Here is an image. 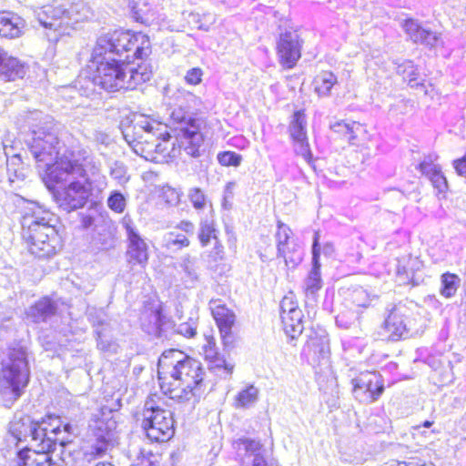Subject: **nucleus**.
I'll list each match as a JSON object with an SVG mask.
<instances>
[{
  "mask_svg": "<svg viewBox=\"0 0 466 466\" xmlns=\"http://www.w3.org/2000/svg\"><path fill=\"white\" fill-rule=\"evenodd\" d=\"M130 53L133 59H147L152 53L149 36L141 31L122 28L101 34L90 57L93 83L108 92L126 88Z\"/></svg>",
  "mask_w": 466,
  "mask_h": 466,
  "instance_id": "nucleus-1",
  "label": "nucleus"
},
{
  "mask_svg": "<svg viewBox=\"0 0 466 466\" xmlns=\"http://www.w3.org/2000/svg\"><path fill=\"white\" fill-rule=\"evenodd\" d=\"M157 381L161 392L178 402H198L208 380L202 363L177 349L164 350L157 361Z\"/></svg>",
  "mask_w": 466,
  "mask_h": 466,
  "instance_id": "nucleus-2",
  "label": "nucleus"
},
{
  "mask_svg": "<svg viewBox=\"0 0 466 466\" xmlns=\"http://www.w3.org/2000/svg\"><path fill=\"white\" fill-rule=\"evenodd\" d=\"M123 135L134 152L147 161L168 163L179 153L171 140L170 127L153 118L127 123Z\"/></svg>",
  "mask_w": 466,
  "mask_h": 466,
  "instance_id": "nucleus-3",
  "label": "nucleus"
},
{
  "mask_svg": "<svg viewBox=\"0 0 466 466\" xmlns=\"http://www.w3.org/2000/svg\"><path fill=\"white\" fill-rule=\"evenodd\" d=\"M30 151L39 175L56 201L58 200V128L54 119L32 131Z\"/></svg>",
  "mask_w": 466,
  "mask_h": 466,
  "instance_id": "nucleus-4",
  "label": "nucleus"
},
{
  "mask_svg": "<svg viewBox=\"0 0 466 466\" xmlns=\"http://www.w3.org/2000/svg\"><path fill=\"white\" fill-rule=\"evenodd\" d=\"M0 364V400L5 408H11L30 380L25 348L20 344L9 347Z\"/></svg>",
  "mask_w": 466,
  "mask_h": 466,
  "instance_id": "nucleus-5",
  "label": "nucleus"
},
{
  "mask_svg": "<svg viewBox=\"0 0 466 466\" xmlns=\"http://www.w3.org/2000/svg\"><path fill=\"white\" fill-rule=\"evenodd\" d=\"M50 221L51 214L35 204L26 208L21 219L22 235L28 243L29 251L39 258L56 254L58 231Z\"/></svg>",
  "mask_w": 466,
  "mask_h": 466,
  "instance_id": "nucleus-6",
  "label": "nucleus"
},
{
  "mask_svg": "<svg viewBox=\"0 0 466 466\" xmlns=\"http://www.w3.org/2000/svg\"><path fill=\"white\" fill-rule=\"evenodd\" d=\"M140 426L150 443H167L176 433L173 412L151 401H147L142 410Z\"/></svg>",
  "mask_w": 466,
  "mask_h": 466,
  "instance_id": "nucleus-7",
  "label": "nucleus"
},
{
  "mask_svg": "<svg viewBox=\"0 0 466 466\" xmlns=\"http://www.w3.org/2000/svg\"><path fill=\"white\" fill-rule=\"evenodd\" d=\"M171 118L180 125L179 131L182 138L186 140L187 153L193 157H199L201 147L208 139V121L203 117L186 116L181 106L172 111Z\"/></svg>",
  "mask_w": 466,
  "mask_h": 466,
  "instance_id": "nucleus-8",
  "label": "nucleus"
},
{
  "mask_svg": "<svg viewBox=\"0 0 466 466\" xmlns=\"http://www.w3.org/2000/svg\"><path fill=\"white\" fill-rule=\"evenodd\" d=\"M209 309L218 328L222 346L224 349L234 348L238 340V336L234 330L237 324L235 311L220 299L210 300Z\"/></svg>",
  "mask_w": 466,
  "mask_h": 466,
  "instance_id": "nucleus-9",
  "label": "nucleus"
},
{
  "mask_svg": "<svg viewBox=\"0 0 466 466\" xmlns=\"http://www.w3.org/2000/svg\"><path fill=\"white\" fill-rule=\"evenodd\" d=\"M58 433V426L49 431L46 436L42 437L37 442L32 443L35 447L34 451L35 457L32 459L29 452L31 449H21L17 452L15 461L16 466H28L35 464L36 466H55L56 462L52 459L51 453L56 448V435Z\"/></svg>",
  "mask_w": 466,
  "mask_h": 466,
  "instance_id": "nucleus-10",
  "label": "nucleus"
},
{
  "mask_svg": "<svg viewBox=\"0 0 466 466\" xmlns=\"http://www.w3.org/2000/svg\"><path fill=\"white\" fill-rule=\"evenodd\" d=\"M350 383L355 399L363 403L378 401L385 391L382 375L373 370L360 372Z\"/></svg>",
  "mask_w": 466,
  "mask_h": 466,
  "instance_id": "nucleus-11",
  "label": "nucleus"
},
{
  "mask_svg": "<svg viewBox=\"0 0 466 466\" xmlns=\"http://www.w3.org/2000/svg\"><path fill=\"white\" fill-rule=\"evenodd\" d=\"M303 39L299 34V28L289 25L281 31L277 42L276 52L279 62L285 69L296 66L301 57Z\"/></svg>",
  "mask_w": 466,
  "mask_h": 466,
  "instance_id": "nucleus-12",
  "label": "nucleus"
},
{
  "mask_svg": "<svg viewBox=\"0 0 466 466\" xmlns=\"http://www.w3.org/2000/svg\"><path fill=\"white\" fill-rule=\"evenodd\" d=\"M336 136L360 150H369L373 144V134L366 124L359 121L341 120L331 125Z\"/></svg>",
  "mask_w": 466,
  "mask_h": 466,
  "instance_id": "nucleus-13",
  "label": "nucleus"
},
{
  "mask_svg": "<svg viewBox=\"0 0 466 466\" xmlns=\"http://www.w3.org/2000/svg\"><path fill=\"white\" fill-rule=\"evenodd\" d=\"M280 317L283 329L289 337L295 339L303 332L304 314L292 291L288 292L281 299Z\"/></svg>",
  "mask_w": 466,
  "mask_h": 466,
  "instance_id": "nucleus-14",
  "label": "nucleus"
},
{
  "mask_svg": "<svg viewBox=\"0 0 466 466\" xmlns=\"http://www.w3.org/2000/svg\"><path fill=\"white\" fill-rule=\"evenodd\" d=\"M278 257L283 258L289 268H295L302 260L300 246L294 238L291 228L281 220L277 221L275 233Z\"/></svg>",
  "mask_w": 466,
  "mask_h": 466,
  "instance_id": "nucleus-15",
  "label": "nucleus"
},
{
  "mask_svg": "<svg viewBox=\"0 0 466 466\" xmlns=\"http://www.w3.org/2000/svg\"><path fill=\"white\" fill-rule=\"evenodd\" d=\"M408 334L409 328L406 317L396 307L390 310L380 330L377 332L378 339L387 343L405 339Z\"/></svg>",
  "mask_w": 466,
  "mask_h": 466,
  "instance_id": "nucleus-16",
  "label": "nucleus"
},
{
  "mask_svg": "<svg viewBox=\"0 0 466 466\" xmlns=\"http://www.w3.org/2000/svg\"><path fill=\"white\" fill-rule=\"evenodd\" d=\"M34 421L30 416L24 415L21 417L15 416L14 420L9 423L10 434L18 441L37 442L42 437L46 436L49 431L43 425Z\"/></svg>",
  "mask_w": 466,
  "mask_h": 466,
  "instance_id": "nucleus-17",
  "label": "nucleus"
},
{
  "mask_svg": "<svg viewBox=\"0 0 466 466\" xmlns=\"http://www.w3.org/2000/svg\"><path fill=\"white\" fill-rule=\"evenodd\" d=\"M114 426V420H105L98 418L95 420V424L92 427L94 443L91 444L89 451L86 453L88 460H96L106 453L111 446Z\"/></svg>",
  "mask_w": 466,
  "mask_h": 466,
  "instance_id": "nucleus-18",
  "label": "nucleus"
},
{
  "mask_svg": "<svg viewBox=\"0 0 466 466\" xmlns=\"http://www.w3.org/2000/svg\"><path fill=\"white\" fill-rule=\"evenodd\" d=\"M194 231L195 225L192 221L180 220L165 235V248L176 250L188 248L191 245L190 237L193 236Z\"/></svg>",
  "mask_w": 466,
  "mask_h": 466,
  "instance_id": "nucleus-19",
  "label": "nucleus"
},
{
  "mask_svg": "<svg viewBox=\"0 0 466 466\" xmlns=\"http://www.w3.org/2000/svg\"><path fill=\"white\" fill-rule=\"evenodd\" d=\"M91 195V183L72 182L64 190L61 206L67 211L84 207Z\"/></svg>",
  "mask_w": 466,
  "mask_h": 466,
  "instance_id": "nucleus-20",
  "label": "nucleus"
},
{
  "mask_svg": "<svg viewBox=\"0 0 466 466\" xmlns=\"http://www.w3.org/2000/svg\"><path fill=\"white\" fill-rule=\"evenodd\" d=\"M401 26L410 39L417 44L428 48H433L440 41V35L430 29L423 27L416 19L406 18Z\"/></svg>",
  "mask_w": 466,
  "mask_h": 466,
  "instance_id": "nucleus-21",
  "label": "nucleus"
},
{
  "mask_svg": "<svg viewBox=\"0 0 466 466\" xmlns=\"http://www.w3.org/2000/svg\"><path fill=\"white\" fill-rule=\"evenodd\" d=\"M125 228L128 240L127 254L129 258V262L145 267L149 258L147 243L131 225L127 224Z\"/></svg>",
  "mask_w": 466,
  "mask_h": 466,
  "instance_id": "nucleus-22",
  "label": "nucleus"
},
{
  "mask_svg": "<svg viewBox=\"0 0 466 466\" xmlns=\"http://www.w3.org/2000/svg\"><path fill=\"white\" fill-rule=\"evenodd\" d=\"M436 160L437 157L428 156L419 164L418 169L431 181L432 187L437 190V194L444 197L449 185L441 166L436 163Z\"/></svg>",
  "mask_w": 466,
  "mask_h": 466,
  "instance_id": "nucleus-23",
  "label": "nucleus"
},
{
  "mask_svg": "<svg viewBox=\"0 0 466 466\" xmlns=\"http://www.w3.org/2000/svg\"><path fill=\"white\" fill-rule=\"evenodd\" d=\"M206 344L203 346L204 360L208 362L210 370L220 371L225 375H230L233 371V365L227 362L217 349L216 339L213 334L205 336Z\"/></svg>",
  "mask_w": 466,
  "mask_h": 466,
  "instance_id": "nucleus-24",
  "label": "nucleus"
},
{
  "mask_svg": "<svg viewBox=\"0 0 466 466\" xmlns=\"http://www.w3.org/2000/svg\"><path fill=\"white\" fill-rule=\"evenodd\" d=\"M198 238L203 248L213 244L214 250L209 256H211L214 260L222 258L224 247L219 239V231L214 221L205 220L200 223Z\"/></svg>",
  "mask_w": 466,
  "mask_h": 466,
  "instance_id": "nucleus-25",
  "label": "nucleus"
},
{
  "mask_svg": "<svg viewBox=\"0 0 466 466\" xmlns=\"http://www.w3.org/2000/svg\"><path fill=\"white\" fill-rule=\"evenodd\" d=\"M26 73L25 66L17 58L8 56L0 47V81H15L23 78Z\"/></svg>",
  "mask_w": 466,
  "mask_h": 466,
  "instance_id": "nucleus-26",
  "label": "nucleus"
},
{
  "mask_svg": "<svg viewBox=\"0 0 466 466\" xmlns=\"http://www.w3.org/2000/svg\"><path fill=\"white\" fill-rule=\"evenodd\" d=\"M56 311V304L49 298H43L29 307L25 312L26 319L34 323L46 322Z\"/></svg>",
  "mask_w": 466,
  "mask_h": 466,
  "instance_id": "nucleus-27",
  "label": "nucleus"
},
{
  "mask_svg": "<svg viewBox=\"0 0 466 466\" xmlns=\"http://www.w3.org/2000/svg\"><path fill=\"white\" fill-rule=\"evenodd\" d=\"M25 21L10 12H0V35L6 38L19 37L23 33Z\"/></svg>",
  "mask_w": 466,
  "mask_h": 466,
  "instance_id": "nucleus-28",
  "label": "nucleus"
},
{
  "mask_svg": "<svg viewBox=\"0 0 466 466\" xmlns=\"http://www.w3.org/2000/svg\"><path fill=\"white\" fill-rule=\"evenodd\" d=\"M37 20L44 28L52 32L51 34L46 33L48 40L55 42L58 41V36L56 34L58 29L57 10L51 5L44 6L37 14Z\"/></svg>",
  "mask_w": 466,
  "mask_h": 466,
  "instance_id": "nucleus-29",
  "label": "nucleus"
},
{
  "mask_svg": "<svg viewBox=\"0 0 466 466\" xmlns=\"http://www.w3.org/2000/svg\"><path fill=\"white\" fill-rule=\"evenodd\" d=\"M84 160L85 158H81L79 154L71 151L66 152L60 157V172L85 177L86 170L83 163Z\"/></svg>",
  "mask_w": 466,
  "mask_h": 466,
  "instance_id": "nucleus-30",
  "label": "nucleus"
},
{
  "mask_svg": "<svg viewBox=\"0 0 466 466\" xmlns=\"http://www.w3.org/2000/svg\"><path fill=\"white\" fill-rule=\"evenodd\" d=\"M338 84L337 76L330 70H321L312 80L314 91L320 97L329 96Z\"/></svg>",
  "mask_w": 466,
  "mask_h": 466,
  "instance_id": "nucleus-31",
  "label": "nucleus"
},
{
  "mask_svg": "<svg viewBox=\"0 0 466 466\" xmlns=\"http://www.w3.org/2000/svg\"><path fill=\"white\" fill-rule=\"evenodd\" d=\"M129 74L125 89H135L140 85L150 80L152 76V69L150 65L143 62L129 70Z\"/></svg>",
  "mask_w": 466,
  "mask_h": 466,
  "instance_id": "nucleus-32",
  "label": "nucleus"
},
{
  "mask_svg": "<svg viewBox=\"0 0 466 466\" xmlns=\"http://www.w3.org/2000/svg\"><path fill=\"white\" fill-rule=\"evenodd\" d=\"M319 236L316 235L312 246V260L314 264V269L309 278V281L306 287V291L310 293H316L321 289V278L319 272Z\"/></svg>",
  "mask_w": 466,
  "mask_h": 466,
  "instance_id": "nucleus-33",
  "label": "nucleus"
},
{
  "mask_svg": "<svg viewBox=\"0 0 466 466\" xmlns=\"http://www.w3.org/2000/svg\"><path fill=\"white\" fill-rule=\"evenodd\" d=\"M398 72L404 82L411 87H418L423 85V79L419 72L418 66L411 61L405 62L399 66Z\"/></svg>",
  "mask_w": 466,
  "mask_h": 466,
  "instance_id": "nucleus-34",
  "label": "nucleus"
},
{
  "mask_svg": "<svg viewBox=\"0 0 466 466\" xmlns=\"http://www.w3.org/2000/svg\"><path fill=\"white\" fill-rule=\"evenodd\" d=\"M162 453L141 448L130 466H160Z\"/></svg>",
  "mask_w": 466,
  "mask_h": 466,
  "instance_id": "nucleus-35",
  "label": "nucleus"
},
{
  "mask_svg": "<svg viewBox=\"0 0 466 466\" xmlns=\"http://www.w3.org/2000/svg\"><path fill=\"white\" fill-rule=\"evenodd\" d=\"M289 132L290 138L308 136L306 113L304 109H299L293 113Z\"/></svg>",
  "mask_w": 466,
  "mask_h": 466,
  "instance_id": "nucleus-36",
  "label": "nucleus"
},
{
  "mask_svg": "<svg viewBox=\"0 0 466 466\" xmlns=\"http://www.w3.org/2000/svg\"><path fill=\"white\" fill-rule=\"evenodd\" d=\"M306 346L309 352L318 357H324L329 353V342L324 335L309 336Z\"/></svg>",
  "mask_w": 466,
  "mask_h": 466,
  "instance_id": "nucleus-37",
  "label": "nucleus"
},
{
  "mask_svg": "<svg viewBox=\"0 0 466 466\" xmlns=\"http://www.w3.org/2000/svg\"><path fill=\"white\" fill-rule=\"evenodd\" d=\"M460 278L455 273L445 272L441 275V294L446 299L452 298L457 293Z\"/></svg>",
  "mask_w": 466,
  "mask_h": 466,
  "instance_id": "nucleus-38",
  "label": "nucleus"
},
{
  "mask_svg": "<svg viewBox=\"0 0 466 466\" xmlns=\"http://www.w3.org/2000/svg\"><path fill=\"white\" fill-rule=\"evenodd\" d=\"M258 391L254 386H248L239 391L235 398L234 407L236 409H247L253 405L258 399Z\"/></svg>",
  "mask_w": 466,
  "mask_h": 466,
  "instance_id": "nucleus-39",
  "label": "nucleus"
},
{
  "mask_svg": "<svg viewBox=\"0 0 466 466\" xmlns=\"http://www.w3.org/2000/svg\"><path fill=\"white\" fill-rule=\"evenodd\" d=\"M420 262L411 258L397 267V275L405 279L406 283L415 285V275L420 270Z\"/></svg>",
  "mask_w": 466,
  "mask_h": 466,
  "instance_id": "nucleus-40",
  "label": "nucleus"
},
{
  "mask_svg": "<svg viewBox=\"0 0 466 466\" xmlns=\"http://www.w3.org/2000/svg\"><path fill=\"white\" fill-rule=\"evenodd\" d=\"M129 7L135 19L146 23L152 12L151 5L146 0H129Z\"/></svg>",
  "mask_w": 466,
  "mask_h": 466,
  "instance_id": "nucleus-41",
  "label": "nucleus"
},
{
  "mask_svg": "<svg viewBox=\"0 0 466 466\" xmlns=\"http://www.w3.org/2000/svg\"><path fill=\"white\" fill-rule=\"evenodd\" d=\"M297 156L302 157L309 165L314 164L313 155L309 147L308 136L291 138Z\"/></svg>",
  "mask_w": 466,
  "mask_h": 466,
  "instance_id": "nucleus-42",
  "label": "nucleus"
},
{
  "mask_svg": "<svg viewBox=\"0 0 466 466\" xmlns=\"http://www.w3.org/2000/svg\"><path fill=\"white\" fill-rule=\"evenodd\" d=\"M217 158L218 162L222 167H237L240 166L242 162L241 155L229 150L219 152L217 156Z\"/></svg>",
  "mask_w": 466,
  "mask_h": 466,
  "instance_id": "nucleus-43",
  "label": "nucleus"
},
{
  "mask_svg": "<svg viewBox=\"0 0 466 466\" xmlns=\"http://www.w3.org/2000/svg\"><path fill=\"white\" fill-rule=\"evenodd\" d=\"M107 206L112 211L121 214L126 208V198L122 193L114 191L107 198Z\"/></svg>",
  "mask_w": 466,
  "mask_h": 466,
  "instance_id": "nucleus-44",
  "label": "nucleus"
},
{
  "mask_svg": "<svg viewBox=\"0 0 466 466\" xmlns=\"http://www.w3.org/2000/svg\"><path fill=\"white\" fill-rule=\"evenodd\" d=\"M39 340L46 351H56L57 341L55 332L43 330L39 335Z\"/></svg>",
  "mask_w": 466,
  "mask_h": 466,
  "instance_id": "nucleus-45",
  "label": "nucleus"
},
{
  "mask_svg": "<svg viewBox=\"0 0 466 466\" xmlns=\"http://www.w3.org/2000/svg\"><path fill=\"white\" fill-rule=\"evenodd\" d=\"M189 200L196 209H203L208 202L203 191L198 187H195L190 191Z\"/></svg>",
  "mask_w": 466,
  "mask_h": 466,
  "instance_id": "nucleus-46",
  "label": "nucleus"
},
{
  "mask_svg": "<svg viewBox=\"0 0 466 466\" xmlns=\"http://www.w3.org/2000/svg\"><path fill=\"white\" fill-rule=\"evenodd\" d=\"M203 70L200 67H193L185 75V82L189 86H198L202 82Z\"/></svg>",
  "mask_w": 466,
  "mask_h": 466,
  "instance_id": "nucleus-47",
  "label": "nucleus"
},
{
  "mask_svg": "<svg viewBox=\"0 0 466 466\" xmlns=\"http://www.w3.org/2000/svg\"><path fill=\"white\" fill-rule=\"evenodd\" d=\"M238 444L243 446L246 452L255 453L259 451L262 448L261 443L258 441H255L248 438H241L238 440Z\"/></svg>",
  "mask_w": 466,
  "mask_h": 466,
  "instance_id": "nucleus-48",
  "label": "nucleus"
},
{
  "mask_svg": "<svg viewBox=\"0 0 466 466\" xmlns=\"http://www.w3.org/2000/svg\"><path fill=\"white\" fill-rule=\"evenodd\" d=\"M177 332L187 339H192L197 335V326L191 322H183L179 325Z\"/></svg>",
  "mask_w": 466,
  "mask_h": 466,
  "instance_id": "nucleus-49",
  "label": "nucleus"
},
{
  "mask_svg": "<svg viewBox=\"0 0 466 466\" xmlns=\"http://www.w3.org/2000/svg\"><path fill=\"white\" fill-rule=\"evenodd\" d=\"M385 466H433L432 464H417L412 461H399V460H392L386 463Z\"/></svg>",
  "mask_w": 466,
  "mask_h": 466,
  "instance_id": "nucleus-50",
  "label": "nucleus"
},
{
  "mask_svg": "<svg viewBox=\"0 0 466 466\" xmlns=\"http://www.w3.org/2000/svg\"><path fill=\"white\" fill-rule=\"evenodd\" d=\"M94 224V218L90 215H85L81 218V226L84 228H88Z\"/></svg>",
  "mask_w": 466,
  "mask_h": 466,
  "instance_id": "nucleus-51",
  "label": "nucleus"
},
{
  "mask_svg": "<svg viewBox=\"0 0 466 466\" xmlns=\"http://www.w3.org/2000/svg\"><path fill=\"white\" fill-rule=\"evenodd\" d=\"M252 466H271L267 460L262 456H257L253 462Z\"/></svg>",
  "mask_w": 466,
  "mask_h": 466,
  "instance_id": "nucleus-52",
  "label": "nucleus"
},
{
  "mask_svg": "<svg viewBox=\"0 0 466 466\" xmlns=\"http://www.w3.org/2000/svg\"><path fill=\"white\" fill-rule=\"evenodd\" d=\"M64 430H65V431H66V432H68L70 434H75L76 427V425H72L70 423H66V424L64 425Z\"/></svg>",
  "mask_w": 466,
  "mask_h": 466,
  "instance_id": "nucleus-53",
  "label": "nucleus"
},
{
  "mask_svg": "<svg viewBox=\"0 0 466 466\" xmlns=\"http://www.w3.org/2000/svg\"><path fill=\"white\" fill-rule=\"evenodd\" d=\"M433 424V421L431 420H425L421 426L424 428H430Z\"/></svg>",
  "mask_w": 466,
  "mask_h": 466,
  "instance_id": "nucleus-54",
  "label": "nucleus"
},
{
  "mask_svg": "<svg viewBox=\"0 0 466 466\" xmlns=\"http://www.w3.org/2000/svg\"><path fill=\"white\" fill-rule=\"evenodd\" d=\"M259 257L263 259V260H267L269 258V256L266 255V254H262L261 252L259 253Z\"/></svg>",
  "mask_w": 466,
  "mask_h": 466,
  "instance_id": "nucleus-55",
  "label": "nucleus"
},
{
  "mask_svg": "<svg viewBox=\"0 0 466 466\" xmlns=\"http://www.w3.org/2000/svg\"><path fill=\"white\" fill-rule=\"evenodd\" d=\"M95 466H112V464L107 463V462H99V463L96 464Z\"/></svg>",
  "mask_w": 466,
  "mask_h": 466,
  "instance_id": "nucleus-56",
  "label": "nucleus"
},
{
  "mask_svg": "<svg viewBox=\"0 0 466 466\" xmlns=\"http://www.w3.org/2000/svg\"><path fill=\"white\" fill-rule=\"evenodd\" d=\"M66 442H69V441H60V446H65Z\"/></svg>",
  "mask_w": 466,
  "mask_h": 466,
  "instance_id": "nucleus-57",
  "label": "nucleus"
}]
</instances>
